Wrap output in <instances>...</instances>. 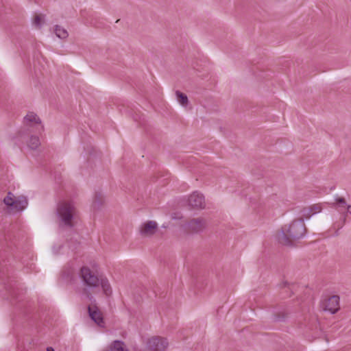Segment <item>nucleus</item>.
<instances>
[{"instance_id": "1", "label": "nucleus", "mask_w": 351, "mask_h": 351, "mask_svg": "<svg viewBox=\"0 0 351 351\" xmlns=\"http://www.w3.org/2000/svg\"><path fill=\"white\" fill-rule=\"evenodd\" d=\"M306 228L302 219L293 220L290 224L285 225L276 234L278 243L285 245H291L295 241L304 237Z\"/></svg>"}, {"instance_id": "2", "label": "nucleus", "mask_w": 351, "mask_h": 351, "mask_svg": "<svg viewBox=\"0 0 351 351\" xmlns=\"http://www.w3.org/2000/svg\"><path fill=\"white\" fill-rule=\"evenodd\" d=\"M57 213L61 223L71 228L77 217V211L74 206L68 202H60L57 207Z\"/></svg>"}, {"instance_id": "3", "label": "nucleus", "mask_w": 351, "mask_h": 351, "mask_svg": "<svg viewBox=\"0 0 351 351\" xmlns=\"http://www.w3.org/2000/svg\"><path fill=\"white\" fill-rule=\"evenodd\" d=\"M207 221L203 217L192 218L184 224V230L190 234H198L207 228Z\"/></svg>"}, {"instance_id": "4", "label": "nucleus", "mask_w": 351, "mask_h": 351, "mask_svg": "<svg viewBox=\"0 0 351 351\" xmlns=\"http://www.w3.org/2000/svg\"><path fill=\"white\" fill-rule=\"evenodd\" d=\"M3 202L11 210L15 211L24 210L28 204L27 199L25 196H19L17 198H14V195L10 192L4 198Z\"/></svg>"}, {"instance_id": "5", "label": "nucleus", "mask_w": 351, "mask_h": 351, "mask_svg": "<svg viewBox=\"0 0 351 351\" xmlns=\"http://www.w3.org/2000/svg\"><path fill=\"white\" fill-rule=\"evenodd\" d=\"M169 346L167 338L160 336H154L147 341V348L149 351H166Z\"/></svg>"}, {"instance_id": "6", "label": "nucleus", "mask_w": 351, "mask_h": 351, "mask_svg": "<svg viewBox=\"0 0 351 351\" xmlns=\"http://www.w3.org/2000/svg\"><path fill=\"white\" fill-rule=\"evenodd\" d=\"M80 276L86 285L90 287L99 286L101 278L96 276L89 268L82 267L80 271Z\"/></svg>"}, {"instance_id": "7", "label": "nucleus", "mask_w": 351, "mask_h": 351, "mask_svg": "<svg viewBox=\"0 0 351 351\" xmlns=\"http://www.w3.org/2000/svg\"><path fill=\"white\" fill-rule=\"evenodd\" d=\"M321 307L324 311H328L332 314L335 313L339 308V296L332 295L324 300L321 304Z\"/></svg>"}, {"instance_id": "8", "label": "nucleus", "mask_w": 351, "mask_h": 351, "mask_svg": "<svg viewBox=\"0 0 351 351\" xmlns=\"http://www.w3.org/2000/svg\"><path fill=\"white\" fill-rule=\"evenodd\" d=\"M188 203L192 208L202 209L205 207L204 197L198 192H194L189 197Z\"/></svg>"}, {"instance_id": "9", "label": "nucleus", "mask_w": 351, "mask_h": 351, "mask_svg": "<svg viewBox=\"0 0 351 351\" xmlns=\"http://www.w3.org/2000/svg\"><path fill=\"white\" fill-rule=\"evenodd\" d=\"M24 123L28 127L27 130L30 132L32 131L30 128L33 125H36V131L40 132L43 129L40 119L33 112H29L25 117Z\"/></svg>"}, {"instance_id": "10", "label": "nucleus", "mask_w": 351, "mask_h": 351, "mask_svg": "<svg viewBox=\"0 0 351 351\" xmlns=\"http://www.w3.org/2000/svg\"><path fill=\"white\" fill-rule=\"evenodd\" d=\"M88 312L90 317L98 326H102L104 324L103 315L100 309L95 304H90L88 307Z\"/></svg>"}, {"instance_id": "11", "label": "nucleus", "mask_w": 351, "mask_h": 351, "mask_svg": "<svg viewBox=\"0 0 351 351\" xmlns=\"http://www.w3.org/2000/svg\"><path fill=\"white\" fill-rule=\"evenodd\" d=\"M157 228L158 224L156 221H147L141 226V234L146 237L153 235L157 230Z\"/></svg>"}, {"instance_id": "12", "label": "nucleus", "mask_w": 351, "mask_h": 351, "mask_svg": "<svg viewBox=\"0 0 351 351\" xmlns=\"http://www.w3.org/2000/svg\"><path fill=\"white\" fill-rule=\"evenodd\" d=\"M106 351H129V349L122 341L115 340L109 346V349Z\"/></svg>"}, {"instance_id": "13", "label": "nucleus", "mask_w": 351, "mask_h": 351, "mask_svg": "<svg viewBox=\"0 0 351 351\" xmlns=\"http://www.w3.org/2000/svg\"><path fill=\"white\" fill-rule=\"evenodd\" d=\"M348 206V205H347V202H346L345 198L344 197H336L335 198V202L331 204V206L332 208H336L339 212L341 211V208H347Z\"/></svg>"}, {"instance_id": "14", "label": "nucleus", "mask_w": 351, "mask_h": 351, "mask_svg": "<svg viewBox=\"0 0 351 351\" xmlns=\"http://www.w3.org/2000/svg\"><path fill=\"white\" fill-rule=\"evenodd\" d=\"M99 285L101 286L103 291L106 295H110L112 293L110 285L106 278L101 277Z\"/></svg>"}, {"instance_id": "15", "label": "nucleus", "mask_w": 351, "mask_h": 351, "mask_svg": "<svg viewBox=\"0 0 351 351\" xmlns=\"http://www.w3.org/2000/svg\"><path fill=\"white\" fill-rule=\"evenodd\" d=\"M176 97H177V100L183 106H186L189 104V99H188V97L187 96L179 91V90H176Z\"/></svg>"}, {"instance_id": "16", "label": "nucleus", "mask_w": 351, "mask_h": 351, "mask_svg": "<svg viewBox=\"0 0 351 351\" xmlns=\"http://www.w3.org/2000/svg\"><path fill=\"white\" fill-rule=\"evenodd\" d=\"M40 145V140L36 136H32L27 143L28 147L33 150L36 149Z\"/></svg>"}, {"instance_id": "17", "label": "nucleus", "mask_w": 351, "mask_h": 351, "mask_svg": "<svg viewBox=\"0 0 351 351\" xmlns=\"http://www.w3.org/2000/svg\"><path fill=\"white\" fill-rule=\"evenodd\" d=\"M348 213H344L343 218H342V222L340 225H337V223H334L333 226L335 228H337V230L335 231V235L337 236L339 234V230L341 229L344 224L346 223V217L348 215V213H350L351 215V205H348L347 206Z\"/></svg>"}, {"instance_id": "18", "label": "nucleus", "mask_w": 351, "mask_h": 351, "mask_svg": "<svg viewBox=\"0 0 351 351\" xmlns=\"http://www.w3.org/2000/svg\"><path fill=\"white\" fill-rule=\"evenodd\" d=\"M104 202V196L101 193H96L93 199V206L95 208H99Z\"/></svg>"}, {"instance_id": "19", "label": "nucleus", "mask_w": 351, "mask_h": 351, "mask_svg": "<svg viewBox=\"0 0 351 351\" xmlns=\"http://www.w3.org/2000/svg\"><path fill=\"white\" fill-rule=\"evenodd\" d=\"M55 33L56 36L61 39H64L69 36L67 31L59 25L56 26Z\"/></svg>"}, {"instance_id": "20", "label": "nucleus", "mask_w": 351, "mask_h": 351, "mask_svg": "<svg viewBox=\"0 0 351 351\" xmlns=\"http://www.w3.org/2000/svg\"><path fill=\"white\" fill-rule=\"evenodd\" d=\"M313 215H314L312 212L311 208L309 207H305L302 209L301 210V217L300 219H302L304 220V218L305 219H309Z\"/></svg>"}, {"instance_id": "21", "label": "nucleus", "mask_w": 351, "mask_h": 351, "mask_svg": "<svg viewBox=\"0 0 351 351\" xmlns=\"http://www.w3.org/2000/svg\"><path fill=\"white\" fill-rule=\"evenodd\" d=\"M43 19V16L42 14H36L33 21L34 25L36 27H40L42 24Z\"/></svg>"}, {"instance_id": "22", "label": "nucleus", "mask_w": 351, "mask_h": 351, "mask_svg": "<svg viewBox=\"0 0 351 351\" xmlns=\"http://www.w3.org/2000/svg\"><path fill=\"white\" fill-rule=\"evenodd\" d=\"M310 208H311L313 214L320 213L322 210V207L319 204H313L311 206Z\"/></svg>"}, {"instance_id": "23", "label": "nucleus", "mask_w": 351, "mask_h": 351, "mask_svg": "<svg viewBox=\"0 0 351 351\" xmlns=\"http://www.w3.org/2000/svg\"><path fill=\"white\" fill-rule=\"evenodd\" d=\"M287 317V314L285 313H280L275 315V319L277 321L283 320Z\"/></svg>"}, {"instance_id": "24", "label": "nucleus", "mask_w": 351, "mask_h": 351, "mask_svg": "<svg viewBox=\"0 0 351 351\" xmlns=\"http://www.w3.org/2000/svg\"><path fill=\"white\" fill-rule=\"evenodd\" d=\"M280 287L282 288V289H287L289 291H291V285L290 284L287 282V281H285L283 282H282L280 285Z\"/></svg>"}, {"instance_id": "25", "label": "nucleus", "mask_w": 351, "mask_h": 351, "mask_svg": "<svg viewBox=\"0 0 351 351\" xmlns=\"http://www.w3.org/2000/svg\"><path fill=\"white\" fill-rule=\"evenodd\" d=\"M47 351H54V350H53V348H51V347H48V348H47Z\"/></svg>"}, {"instance_id": "26", "label": "nucleus", "mask_w": 351, "mask_h": 351, "mask_svg": "<svg viewBox=\"0 0 351 351\" xmlns=\"http://www.w3.org/2000/svg\"><path fill=\"white\" fill-rule=\"evenodd\" d=\"M87 297H88V298L90 297V298H92V297H90V294H89V293H88V294H87Z\"/></svg>"}]
</instances>
